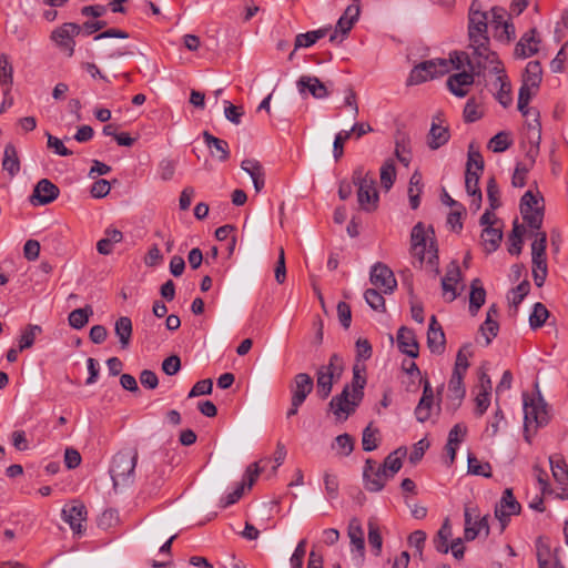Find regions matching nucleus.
<instances>
[{"instance_id": "1", "label": "nucleus", "mask_w": 568, "mask_h": 568, "mask_svg": "<svg viewBox=\"0 0 568 568\" xmlns=\"http://www.w3.org/2000/svg\"><path fill=\"white\" fill-rule=\"evenodd\" d=\"M469 49L471 50L470 53L453 52L455 69L468 65L470 71L477 75L486 70L493 73H501L504 71L498 55L489 49V42H469Z\"/></svg>"}, {"instance_id": "2", "label": "nucleus", "mask_w": 568, "mask_h": 568, "mask_svg": "<svg viewBox=\"0 0 568 568\" xmlns=\"http://www.w3.org/2000/svg\"><path fill=\"white\" fill-rule=\"evenodd\" d=\"M366 367L364 364L355 363L353 366V381H352V399L349 400V390L346 385L343 392L334 396L329 403L336 416L345 414V417L355 410V407L359 404L364 396V387L366 385V377L364 376Z\"/></svg>"}, {"instance_id": "3", "label": "nucleus", "mask_w": 568, "mask_h": 568, "mask_svg": "<svg viewBox=\"0 0 568 568\" xmlns=\"http://www.w3.org/2000/svg\"><path fill=\"white\" fill-rule=\"evenodd\" d=\"M138 458L139 454L136 448H125L115 454L110 467V475L114 488L119 486L126 487L134 483V470Z\"/></svg>"}, {"instance_id": "4", "label": "nucleus", "mask_w": 568, "mask_h": 568, "mask_svg": "<svg viewBox=\"0 0 568 568\" xmlns=\"http://www.w3.org/2000/svg\"><path fill=\"white\" fill-rule=\"evenodd\" d=\"M353 183L357 186V202L361 210L374 212L378 206V192L376 181L364 173V169L358 166L352 175Z\"/></svg>"}, {"instance_id": "5", "label": "nucleus", "mask_w": 568, "mask_h": 568, "mask_svg": "<svg viewBox=\"0 0 568 568\" xmlns=\"http://www.w3.org/2000/svg\"><path fill=\"white\" fill-rule=\"evenodd\" d=\"M452 65L455 68V59L453 53L450 59H434L420 62L412 71L407 79V85H416L436 77L444 75L449 72Z\"/></svg>"}, {"instance_id": "6", "label": "nucleus", "mask_w": 568, "mask_h": 568, "mask_svg": "<svg viewBox=\"0 0 568 568\" xmlns=\"http://www.w3.org/2000/svg\"><path fill=\"white\" fill-rule=\"evenodd\" d=\"M412 252L419 258L420 263L427 261L436 273H438V254L434 242L430 241L429 248L427 250L428 235L422 222H418L412 230L410 234Z\"/></svg>"}, {"instance_id": "7", "label": "nucleus", "mask_w": 568, "mask_h": 568, "mask_svg": "<svg viewBox=\"0 0 568 568\" xmlns=\"http://www.w3.org/2000/svg\"><path fill=\"white\" fill-rule=\"evenodd\" d=\"M523 397L525 430L528 432L531 426L535 428L546 426L549 423L550 416L547 403L544 400L540 393L532 397L524 394Z\"/></svg>"}, {"instance_id": "8", "label": "nucleus", "mask_w": 568, "mask_h": 568, "mask_svg": "<svg viewBox=\"0 0 568 568\" xmlns=\"http://www.w3.org/2000/svg\"><path fill=\"white\" fill-rule=\"evenodd\" d=\"M469 42H490L488 37V14L478 0H473L468 11Z\"/></svg>"}, {"instance_id": "9", "label": "nucleus", "mask_w": 568, "mask_h": 568, "mask_svg": "<svg viewBox=\"0 0 568 568\" xmlns=\"http://www.w3.org/2000/svg\"><path fill=\"white\" fill-rule=\"evenodd\" d=\"M369 281L372 285L384 294L393 293L397 286V281L393 271L381 262L372 266Z\"/></svg>"}, {"instance_id": "10", "label": "nucleus", "mask_w": 568, "mask_h": 568, "mask_svg": "<svg viewBox=\"0 0 568 568\" xmlns=\"http://www.w3.org/2000/svg\"><path fill=\"white\" fill-rule=\"evenodd\" d=\"M388 479L389 476L387 473L381 470V466L377 465L375 460L371 458L366 459L363 469V483L367 491H381Z\"/></svg>"}, {"instance_id": "11", "label": "nucleus", "mask_w": 568, "mask_h": 568, "mask_svg": "<svg viewBox=\"0 0 568 568\" xmlns=\"http://www.w3.org/2000/svg\"><path fill=\"white\" fill-rule=\"evenodd\" d=\"M81 33V26L68 22L63 23L61 27L57 28L52 34L51 39L57 43V45L65 51L69 57L73 55L75 42L73 38Z\"/></svg>"}, {"instance_id": "12", "label": "nucleus", "mask_w": 568, "mask_h": 568, "mask_svg": "<svg viewBox=\"0 0 568 568\" xmlns=\"http://www.w3.org/2000/svg\"><path fill=\"white\" fill-rule=\"evenodd\" d=\"M261 470L258 463L251 464L245 470L243 481L232 493L221 498L220 506L226 508L235 504L243 496L245 487L251 488L253 486Z\"/></svg>"}, {"instance_id": "13", "label": "nucleus", "mask_w": 568, "mask_h": 568, "mask_svg": "<svg viewBox=\"0 0 568 568\" xmlns=\"http://www.w3.org/2000/svg\"><path fill=\"white\" fill-rule=\"evenodd\" d=\"M520 509V504L516 500L513 490L506 488L499 503L496 505L495 516L500 521L501 527L505 528L510 517L519 514Z\"/></svg>"}, {"instance_id": "14", "label": "nucleus", "mask_w": 568, "mask_h": 568, "mask_svg": "<svg viewBox=\"0 0 568 568\" xmlns=\"http://www.w3.org/2000/svg\"><path fill=\"white\" fill-rule=\"evenodd\" d=\"M60 194L59 187L48 179H41L34 186L30 196L32 205H45L52 203Z\"/></svg>"}, {"instance_id": "15", "label": "nucleus", "mask_w": 568, "mask_h": 568, "mask_svg": "<svg viewBox=\"0 0 568 568\" xmlns=\"http://www.w3.org/2000/svg\"><path fill=\"white\" fill-rule=\"evenodd\" d=\"M465 516V539L474 540L480 531H485V535H489L488 515L475 520L473 524V516L478 518L476 508L466 507L464 511Z\"/></svg>"}, {"instance_id": "16", "label": "nucleus", "mask_w": 568, "mask_h": 568, "mask_svg": "<svg viewBox=\"0 0 568 568\" xmlns=\"http://www.w3.org/2000/svg\"><path fill=\"white\" fill-rule=\"evenodd\" d=\"M62 518L74 534L82 532V523L87 521V508L79 501L67 504L62 508Z\"/></svg>"}, {"instance_id": "17", "label": "nucleus", "mask_w": 568, "mask_h": 568, "mask_svg": "<svg viewBox=\"0 0 568 568\" xmlns=\"http://www.w3.org/2000/svg\"><path fill=\"white\" fill-rule=\"evenodd\" d=\"M443 122L440 114L433 116L430 130L427 136V145L430 150L439 149L450 139L449 129L447 125H443Z\"/></svg>"}, {"instance_id": "18", "label": "nucleus", "mask_w": 568, "mask_h": 568, "mask_svg": "<svg viewBox=\"0 0 568 568\" xmlns=\"http://www.w3.org/2000/svg\"><path fill=\"white\" fill-rule=\"evenodd\" d=\"M549 464L552 476L561 490L558 496L561 499L568 498V468L565 459L559 455L550 456Z\"/></svg>"}, {"instance_id": "19", "label": "nucleus", "mask_w": 568, "mask_h": 568, "mask_svg": "<svg viewBox=\"0 0 568 568\" xmlns=\"http://www.w3.org/2000/svg\"><path fill=\"white\" fill-rule=\"evenodd\" d=\"M460 280V268L456 261L447 266L445 276L442 278L443 295L447 301H454L457 296L456 285Z\"/></svg>"}, {"instance_id": "20", "label": "nucleus", "mask_w": 568, "mask_h": 568, "mask_svg": "<svg viewBox=\"0 0 568 568\" xmlns=\"http://www.w3.org/2000/svg\"><path fill=\"white\" fill-rule=\"evenodd\" d=\"M314 388L313 378L306 373H298L290 385L291 399L304 403Z\"/></svg>"}, {"instance_id": "21", "label": "nucleus", "mask_w": 568, "mask_h": 568, "mask_svg": "<svg viewBox=\"0 0 568 568\" xmlns=\"http://www.w3.org/2000/svg\"><path fill=\"white\" fill-rule=\"evenodd\" d=\"M475 74L476 73H474L471 71L470 72L463 71L459 73L452 74L447 79V87H448L449 91L458 98L466 97L468 94L469 87L474 83Z\"/></svg>"}, {"instance_id": "22", "label": "nucleus", "mask_w": 568, "mask_h": 568, "mask_svg": "<svg viewBox=\"0 0 568 568\" xmlns=\"http://www.w3.org/2000/svg\"><path fill=\"white\" fill-rule=\"evenodd\" d=\"M464 376L460 373H453L448 382V405L453 410L460 406L466 394Z\"/></svg>"}, {"instance_id": "23", "label": "nucleus", "mask_w": 568, "mask_h": 568, "mask_svg": "<svg viewBox=\"0 0 568 568\" xmlns=\"http://www.w3.org/2000/svg\"><path fill=\"white\" fill-rule=\"evenodd\" d=\"M434 404V392L428 379L424 381L423 395L416 408L415 416L419 423H425L430 418L432 407Z\"/></svg>"}, {"instance_id": "24", "label": "nucleus", "mask_w": 568, "mask_h": 568, "mask_svg": "<svg viewBox=\"0 0 568 568\" xmlns=\"http://www.w3.org/2000/svg\"><path fill=\"white\" fill-rule=\"evenodd\" d=\"M537 30L530 29L523 34L515 47V57L519 59L529 58L538 52L539 39L536 38Z\"/></svg>"}, {"instance_id": "25", "label": "nucleus", "mask_w": 568, "mask_h": 568, "mask_svg": "<svg viewBox=\"0 0 568 568\" xmlns=\"http://www.w3.org/2000/svg\"><path fill=\"white\" fill-rule=\"evenodd\" d=\"M427 345L433 354L442 355L446 349V337L440 322H429Z\"/></svg>"}, {"instance_id": "26", "label": "nucleus", "mask_w": 568, "mask_h": 568, "mask_svg": "<svg viewBox=\"0 0 568 568\" xmlns=\"http://www.w3.org/2000/svg\"><path fill=\"white\" fill-rule=\"evenodd\" d=\"M202 135L213 158H216L220 162H226L230 159V146L225 140L214 136L209 131H204Z\"/></svg>"}, {"instance_id": "27", "label": "nucleus", "mask_w": 568, "mask_h": 568, "mask_svg": "<svg viewBox=\"0 0 568 568\" xmlns=\"http://www.w3.org/2000/svg\"><path fill=\"white\" fill-rule=\"evenodd\" d=\"M297 87L301 93L307 90L315 99H325L329 95L327 87L316 77L302 75Z\"/></svg>"}, {"instance_id": "28", "label": "nucleus", "mask_w": 568, "mask_h": 568, "mask_svg": "<svg viewBox=\"0 0 568 568\" xmlns=\"http://www.w3.org/2000/svg\"><path fill=\"white\" fill-rule=\"evenodd\" d=\"M397 346L402 353L406 354L410 358L418 356V343L416 341V336L412 329H408L405 326H402L397 332Z\"/></svg>"}, {"instance_id": "29", "label": "nucleus", "mask_w": 568, "mask_h": 568, "mask_svg": "<svg viewBox=\"0 0 568 568\" xmlns=\"http://www.w3.org/2000/svg\"><path fill=\"white\" fill-rule=\"evenodd\" d=\"M347 535L351 540L352 551H358L359 555L364 556L365 539L362 523L358 518L353 517L347 527Z\"/></svg>"}, {"instance_id": "30", "label": "nucleus", "mask_w": 568, "mask_h": 568, "mask_svg": "<svg viewBox=\"0 0 568 568\" xmlns=\"http://www.w3.org/2000/svg\"><path fill=\"white\" fill-rule=\"evenodd\" d=\"M359 12L361 9L358 4H349L336 23V31H339L343 37H345L357 21Z\"/></svg>"}, {"instance_id": "31", "label": "nucleus", "mask_w": 568, "mask_h": 568, "mask_svg": "<svg viewBox=\"0 0 568 568\" xmlns=\"http://www.w3.org/2000/svg\"><path fill=\"white\" fill-rule=\"evenodd\" d=\"M486 298V291L481 285L479 278L473 280L470 284V294H469V313L470 316H476L478 310L483 306Z\"/></svg>"}, {"instance_id": "32", "label": "nucleus", "mask_w": 568, "mask_h": 568, "mask_svg": "<svg viewBox=\"0 0 568 568\" xmlns=\"http://www.w3.org/2000/svg\"><path fill=\"white\" fill-rule=\"evenodd\" d=\"M480 237H481L483 245H484L486 252L491 253L499 247V244L501 242V239H503L501 227H499V226L495 227V226L488 225V226L484 227Z\"/></svg>"}, {"instance_id": "33", "label": "nucleus", "mask_w": 568, "mask_h": 568, "mask_svg": "<svg viewBox=\"0 0 568 568\" xmlns=\"http://www.w3.org/2000/svg\"><path fill=\"white\" fill-rule=\"evenodd\" d=\"M13 83V68L6 53L0 54V84L2 93L8 95Z\"/></svg>"}, {"instance_id": "34", "label": "nucleus", "mask_w": 568, "mask_h": 568, "mask_svg": "<svg viewBox=\"0 0 568 568\" xmlns=\"http://www.w3.org/2000/svg\"><path fill=\"white\" fill-rule=\"evenodd\" d=\"M406 455V448L399 447L398 449L390 453L381 466V470L387 473L389 478L399 471L403 466L402 458Z\"/></svg>"}, {"instance_id": "35", "label": "nucleus", "mask_w": 568, "mask_h": 568, "mask_svg": "<svg viewBox=\"0 0 568 568\" xmlns=\"http://www.w3.org/2000/svg\"><path fill=\"white\" fill-rule=\"evenodd\" d=\"M542 77V69L539 61H530L527 63L523 74V84L530 88H539Z\"/></svg>"}, {"instance_id": "36", "label": "nucleus", "mask_w": 568, "mask_h": 568, "mask_svg": "<svg viewBox=\"0 0 568 568\" xmlns=\"http://www.w3.org/2000/svg\"><path fill=\"white\" fill-rule=\"evenodd\" d=\"M423 187L424 185L422 182V174L414 172L409 179L408 186V199L412 210L418 209L420 204V194L423 193Z\"/></svg>"}, {"instance_id": "37", "label": "nucleus", "mask_w": 568, "mask_h": 568, "mask_svg": "<svg viewBox=\"0 0 568 568\" xmlns=\"http://www.w3.org/2000/svg\"><path fill=\"white\" fill-rule=\"evenodd\" d=\"M2 168L10 176H14L20 171L18 153L12 144H7L4 148Z\"/></svg>"}, {"instance_id": "38", "label": "nucleus", "mask_w": 568, "mask_h": 568, "mask_svg": "<svg viewBox=\"0 0 568 568\" xmlns=\"http://www.w3.org/2000/svg\"><path fill=\"white\" fill-rule=\"evenodd\" d=\"M497 74V82L499 83V89L496 93L497 101L504 106L507 108L510 105L513 99H511V85L507 78V75L504 73H496Z\"/></svg>"}, {"instance_id": "39", "label": "nucleus", "mask_w": 568, "mask_h": 568, "mask_svg": "<svg viewBox=\"0 0 568 568\" xmlns=\"http://www.w3.org/2000/svg\"><path fill=\"white\" fill-rule=\"evenodd\" d=\"M499 322H483L478 328L476 342L481 343L487 346L490 344L493 338H495L499 332Z\"/></svg>"}, {"instance_id": "40", "label": "nucleus", "mask_w": 568, "mask_h": 568, "mask_svg": "<svg viewBox=\"0 0 568 568\" xmlns=\"http://www.w3.org/2000/svg\"><path fill=\"white\" fill-rule=\"evenodd\" d=\"M42 333V327L40 325H27L20 334L19 337V351L22 352L32 347L34 341L38 335Z\"/></svg>"}, {"instance_id": "41", "label": "nucleus", "mask_w": 568, "mask_h": 568, "mask_svg": "<svg viewBox=\"0 0 568 568\" xmlns=\"http://www.w3.org/2000/svg\"><path fill=\"white\" fill-rule=\"evenodd\" d=\"M473 345L470 343L464 344L456 355L453 373H460L465 375L469 367L468 359L473 356Z\"/></svg>"}, {"instance_id": "42", "label": "nucleus", "mask_w": 568, "mask_h": 568, "mask_svg": "<svg viewBox=\"0 0 568 568\" xmlns=\"http://www.w3.org/2000/svg\"><path fill=\"white\" fill-rule=\"evenodd\" d=\"M537 90H538V88H530L529 85L521 83V87L518 92V105L517 106H518L519 112L525 118H528L532 110V109L528 108V104H529L532 95L536 94Z\"/></svg>"}, {"instance_id": "43", "label": "nucleus", "mask_w": 568, "mask_h": 568, "mask_svg": "<svg viewBox=\"0 0 568 568\" xmlns=\"http://www.w3.org/2000/svg\"><path fill=\"white\" fill-rule=\"evenodd\" d=\"M336 376L333 375L332 373H326L325 369L318 368L316 385H317V394L322 399L327 398L328 395L331 394L332 387H333V379Z\"/></svg>"}, {"instance_id": "44", "label": "nucleus", "mask_w": 568, "mask_h": 568, "mask_svg": "<svg viewBox=\"0 0 568 568\" xmlns=\"http://www.w3.org/2000/svg\"><path fill=\"white\" fill-rule=\"evenodd\" d=\"M382 187L389 191L396 179V168L393 160H387L383 163L379 171Z\"/></svg>"}, {"instance_id": "45", "label": "nucleus", "mask_w": 568, "mask_h": 568, "mask_svg": "<svg viewBox=\"0 0 568 568\" xmlns=\"http://www.w3.org/2000/svg\"><path fill=\"white\" fill-rule=\"evenodd\" d=\"M532 116L530 121H527V139L529 143H540L541 142V123L539 120V112L537 110H531L529 116Z\"/></svg>"}, {"instance_id": "46", "label": "nucleus", "mask_w": 568, "mask_h": 568, "mask_svg": "<svg viewBox=\"0 0 568 568\" xmlns=\"http://www.w3.org/2000/svg\"><path fill=\"white\" fill-rule=\"evenodd\" d=\"M524 221L527 225L532 229V232L540 231L544 220L542 207H536L535 210H520Z\"/></svg>"}, {"instance_id": "47", "label": "nucleus", "mask_w": 568, "mask_h": 568, "mask_svg": "<svg viewBox=\"0 0 568 568\" xmlns=\"http://www.w3.org/2000/svg\"><path fill=\"white\" fill-rule=\"evenodd\" d=\"M332 448L336 449L339 456H349L354 450V438L346 433L338 435L332 444Z\"/></svg>"}, {"instance_id": "48", "label": "nucleus", "mask_w": 568, "mask_h": 568, "mask_svg": "<svg viewBox=\"0 0 568 568\" xmlns=\"http://www.w3.org/2000/svg\"><path fill=\"white\" fill-rule=\"evenodd\" d=\"M450 535H452V528L448 524V519H446L434 539L435 548L437 551L443 552V554L448 552V550H449L448 538L450 537Z\"/></svg>"}, {"instance_id": "49", "label": "nucleus", "mask_w": 568, "mask_h": 568, "mask_svg": "<svg viewBox=\"0 0 568 568\" xmlns=\"http://www.w3.org/2000/svg\"><path fill=\"white\" fill-rule=\"evenodd\" d=\"M368 544L373 548L374 554L378 556L382 551L383 539L377 523L373 519L368 520Z\"/></svg>"}, {"instance_id": "50", "label": "nucleus", "mask_w": 568, "mask_h": 568, "mask_svg": "<svg viewBox=\"0 0 568 568\" xmlns=\"http://www.w3.org/2000/svg\"><path fill=\"white\" fill-rule=\"evenodd\" d=\"M323 480L327 498L331 500L336 499L339 493V481L337 475L331 473L329 470H325L323 474Z\"/></svg>"}, {"instance_id": "51", "label": "nucleus", "mask_w": 568, "mask_h": 568, "mask_svg": "<svg viewBox=\"0 0 568 568\" xmlns=\"http://www.w3.org/2000/svg\"><path fill=\"white\" fill-rule=\"evenodd\" d=\"M511 143L513 141L509 138V133L501 131L490 139L488 148L495 153H501L506 151Z\"/></svg>"}, {"instance_id": "52", "label": "nucleus", "mask_w": 568, "mask_h": 568, "mask_svg": "<svg viewBox=\"0 0 568 568\" xmlns=\"http://www.w3.org/2000/svg\"><path fill=\"white\" fill-rule=\"evenodd\" d=\"M468 473L488 478L491 476V466L489 463H481L475 456L468 455Z\"/></svg>"}, {"instance_id": "53", "label": "nucleus", "mask_w": 568, "mask_h": 568, "mask_svg": "<svg viewBox=\"0 0 568 568\" xmlns=\"http://www.w3.org/2000/svg\"><path fill=\"white\" fill-rule=\"evenodd\" d=\"M366 303L374 311H384L385 308V298L383 296V292L377 288H367L364 294Z\"/></svg>"}, {"instance_id": "54", "label": "nucleus", "mask_w": 568, "mask_h": 568, "mask_svg": "<svg viewBox=\"0 0 568 568\" xmlns=\"http://www.w3.org/2000/svg\"><path fill=\"white\" fill-rule=\"evenodd\" d=\"M530 284L528 281L521 282L507 294L508 305H519L529 293Z\"/></svg>"}, {"instance_id": "55", "label": "nucleus", "mask_w": 568, "mask_h": 568, "mask_svg": "<svg viewBox=\"0 0 568 568\" xmlns=\"http://www.w3.org/2000/svg\"><path fill=\"white\" fill-rule=\"evenodd\" d=\"M378 429L373 428L369 424L364 430L362 436V445L365 452H372L378 447L377 438Z\"/></svg>"}, {"instance_id": "56", "label": "nucleus", "mask_w": 568, "mask_h": 568, "mask_svg": "<svg viewBox=\"0 0 568 568\" xmlns=\"http://www.w3.org/2000/svg\"><path fill=\"white\" fill-rule=\"evenodd\" d=\"M478 172L481 175L484 171V159L478 150H475L473 144L469 145L466 170Z\"/></svg>"}, {"instance_id": "57", "label": "nucleus", "mask_w": 568, "mask_h": 568, "mask_svg": "<svg viewBox=\"0 0 568 568\" xmlns=\"http://www.w3.org/2000/svg\"><path fill=\"white\" fill-rule=\"evenodd\" d=\"M487 197L491 210H496L501 205L499 186L494 176H490L487 181Z\"/></svg>"}, {"instance_id": "58", "label": "nucleus", "mask_w": 568, "mask_h": 568, "mask_svg": "<svg viewBox=\"0 0 568 568\" xmlns=\"http://www.w3.org/2000/svg\"><path fill=\"white\" fill-rule=\"evenodd\" d=\"M241 169L250 175L252 181L261 178L262 175H265L264 168L257 160L254 159L243 160L241 163Z\"/></svg>"}, {"instance_id": "59", "label": "nucleus", "mask_w": 568, "mask_h": 568, "mask_svg": "<svg viewBox=\"0 0 568 568\" xmlns=\"http://www.w3.org/2000/svg\"><path fill=\"white\" fill-rule=\"evenodd\" d=\"M115 335L119 337L122 348H126L132 335V322H115Z\"/></svg>"}, {"instance_id": "60", "label": "nucleus", "mask_w": 568, "mask_h": 568, "mask_svg": "<svg viewBox=\"0 0 568 568\" xmlns=\"http://www.w3.org/2000/svg\"><path fill=\"white\" fill-rule=\"evenodd\" d=\"M224 115L233 124H240L244 115L243 106L234 105L230 101H224Z\"/></svg>"}, {"instance_id": "61", "label": "nucleus", "mask_w": 568, "mask_h": 568, "mask_svg": "<svg viewBox=\"0 0 568 568\" xmlns=\"http://www.w3.org/2000/svg\"><path fill=\"white\" fill-rule=\"evenodd\" d=\"M372 345L366 338H358L356 341V363L365 362L372 357Z\"/></svg>"}, {"instance_id": "62", "label": "nucleus", "mask_w": 568, "mask_h": 568, "mask_svg": "<svg viewBox=\"0 0 568 568\" xmlns=\"http://www.w3.org/2000/svg\"><path fill=\"white\" fill-rule=\"evenodd\" d=\"M351 139V132L343 130L335 135L333 143V155L338 161L344 154V143Z\"/></svg>"}, {"instance_id": "63", "label": "nucleus", "mask_w": 568, "mask_h": 568, "mask_svg": "<svg viewBox=\"0 0 568 568\" xmlns=\"http://www.w3.org/2000/svg\"><path fill=\"white\" fill-rule=\"evenodd\" d=\"M213 389V382L210 378L196 382L189 393V397H197L201 395H210Z\"/></svg>"}, {"instance_id": "64", "label": "nucleus", "mask_w": 568, "mask_h": 568, "mask_svg": "<svg viewBox=\"0 0 568 568\" xmlns=\"http://www.w3.org/2000/svg\"><path fill=\"white\" fill-rule=\"evenodd\" d=\"M467 435V427L463 423H458L453 426L448 433L447 443L458 446Z\"/></svg>"}]
</instances>
